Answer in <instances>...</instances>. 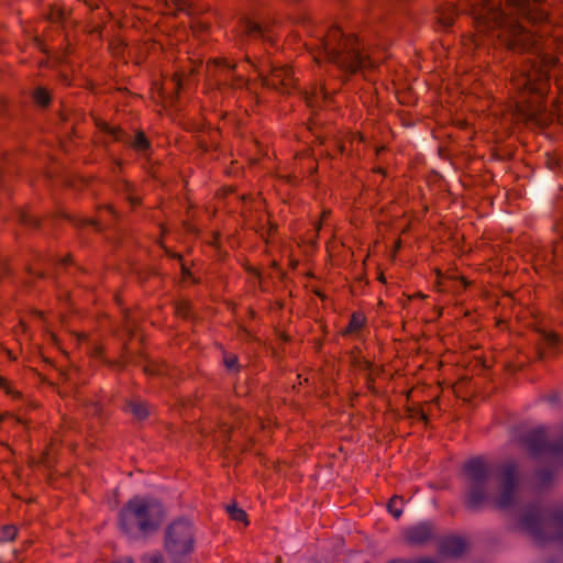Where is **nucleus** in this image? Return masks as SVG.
I'll return each instance as SVG.
<instances>
[{
	"label": "nucleus",
	"instance_id": "ddd939ff",
	"mask_svg": "<svg viewBox=\"0 0 563 563\" xmlns=\"http://www.w3.org/2000/svg\"><path fill=\"white\" fill-rule=\"evenodd\" d=\"M454 14H455V9L453 7H449L448 9L443 10L439 14V22L443 26L448 27V26L452 25Z\"/></svg>",
	"mask_w": 563,
	"mask_h": 563
},
{
	"label": "nucleus",
	"instance_id": "1a4fd4ad",
	"mask_svg": "<svg viewBox=\"0 0 563 563\" xmlns=\"http://www.w3.org/2000/svg\"><path fill=\"white\" fill-rule=\"evenodd\" d=\"M327 98V92L322 86L316 87L311 89V91H306V102L308 107L316 108L319 106L321 100Z\"/></svg>",
	"mask_w": 563,
	"mask_h": 563
},
{
	"label": "nucleus",
	"instance_id": "a878e982",
	"mask_svg": "<svg viewBox=\"0 0 563 563\" xmlns=\"http://www.w3.org/2000/svg\"><path fill=\"white\" fill-rule=\"evenodd\" d=\"M170 84L174 86V88H179L180 87V79L178 77H174L172 80H170Z\"/></svg>",
	"mask_w": 563,
	"mask_h": 563
},
{
	"label": "nucleus",
	"instance_id": "6e6552de",
	"mask_svg": "<svg viewBox=\"0 0 563 563\" xmlns=\"http://www.w3.org/2000/svg\"><path fill=\"white\" fill-rule=\"evenodd\" d=\"M432 536V527L428 522L419 523L407 531V539L413 543H422Z\"/></svg>",
	"mask_w": 563,
	"mask_h": 563
},
{
	"label": "nucleus",
	"instance_id": "f3484780",
	"mask_svg": "<svg viewBox=\"0 0 563 563\" xmlns=\"http://www.w3.org/2000/svg\"><path fill=\"white\" fill-rule=\"evenodd\" d=\"M16 534V528L14 526H3L0 528V541H11Z\"/></svg>",
	"mask_w": 563,
	"mask_h": 563
},
{
	"label": "nucleus",
	"instance_id": "4be33fe9",
	"mask_svg": "<svg viewBox=\"0 0 563 563\" xmlns=\"http://www.w3.org/2000/svg\"><path fill=\"white\" fill-rule=\"evenodd\" d=\"M143 563H164L159 553H152L144 556Z\"/></svg>",
	"mask_w": 563,
	"mask_h": 563
},
{
	"label": "nucleus",
	"instance_id": "f8f14e48",
	"mask_svg": "<svg viewBox=\"0 0 563 563\" xmlns=\"http://www.w3.org/2000/svg\"><path fill=\"white\" fill-rule=\"evenodd\" d=\"M464 542L459 538L450 539L445 544V552L457 555L463 551Z\"/></svg>",
	"mask_w": 563,
	"mask_h": 563
},
{
	"label": "nucleus",
	"instance_id": "393cba45",
	"mask_svg": "<svg viewBox=\"0 0 563 563\" xmlns=\"http://www.w3.org/2000/svg\"><path fill=\"white\" fill-rule=\"evenodd\" d=\"M51 19L53 22L62 21L64 19V12L62 10H56L52 13Z\"/></svg>",
	"mask_w": 563,
	"mask_h": 563
},
{
	"label": "nucleus",
	"instance_id": "cd10ccee",
	"mask_svg": "<svg viewBox=\"0 0 563 563\" xmlns=\"http://www.w3.org/2000/svg\"><path fill=\"white\" fill-rule=\"evenodd\" d=\"M243 84H244V80H243V78H242V77H239V78H236V79H235V84H234L235 86L240 87V86H242Z\"/></svg>",
	"mask_w": 563,
	"mask_h": 563
},
{
	"label": "nucleus",
	"instance_id": "b1692460",
	"mask_svg": "<svg viewBox=\"0 0 563 563\" xmlns=\"http://www.w3.org/2000/svg\"><path fill=\"white\" fill-rule=\"evenodd\" d=\"M172 3L177 10H185L188 5V0H166V3Z\"/></svg>",
	"mask_w": 563,
	"mask_h": 563
},
{
	"label": "nucleus",
	"instance_id": "0eeeda50",
	"mask_svg": "<svg viewBox=\"0 0 563 563\" xmlns=\"http://www.w3.org/2000/svg\"><path fill=\"white\" fill-rule=\"evenodd\" d=\"M523 525L540 540H558L563 543V509L555 510L545 520H526Z\"/></svg>",
	"mask_w": 563,
	"mask_h": 563
},
{
	"label": "nucleus",
	"instance_id": "5701e85b",
	"mask_svg": "<svg viewBox=\"0 0 563 563\" xmlns=\"http://www.w3.org/2000/svg\"><path fill=\"white\" fill-rule=\"evenodd\" d=\"M238 358L234 355L227 356L224 358L225 367L230 371H233L236 368Z\"/></svg>",
	"mask_w": 563,
	"mask_h": 563
},
{
	"label": "nucleus",
	"instance_id": "2f4dec72",
	"mask_svg": "<svg viewBox=\"0 0 563 563\" xmlns=\"http://www.w3.org/2000/svg\"><path fill=\"white\" fill-rule=\"evenodd\" d=\"M157 92H158V95H159V96H162V97L165 99V97L163 96V95H164V92H163V91H162V89H161V88H158V87H157Z\"/></svg>",
	"mask_w": 563,
	"mask_h": 563
},
{
	"label": "nucleus",
	"instance_id": "f03ea898",
	"mask_svg": "<svg viewBox=\"0 0 563 563\" xmlns=\"http://www.w3.org/2000/svg\"><path fill=\"white\" fill-rule=\"evenodd\" d=\"M465 472L473 482L467 494V503L472 507L484 503H492L500 509L511 508L518 497V478L514 464H507L501 468L499 484L496 493L487 494L482 485L486 479L488 470L482 459H473L465 464Z\"/></svg>",
	"mask_w": 563,
	"mask_h": 563
},
{
	"label": "nucleus",
	"instance_id": "6ab92c4d",
	"mask_svg": "<svg viewBox=\"0 0 563 563\" xmlns=\"http://www.w3.org/2000/svg\"><path fill=\"white\" fill-rule=\"evenodd\" d=\"M34 99L41 106H46L49 101L48 92L44 88H37L34 91Z\"/></svg>",
	"mask_w": 563,
	"mask_h": 563
},
{
	"label": "nucleus",
	"instance_id": "9d476101",
	"mask_svg": "<svg viewBox=\"0 0 563 563\" xmlns=\"http://www.w3.org/2000/svg\"><path fill=\"white\" fill-rule=\"evenodd\" d=\"M242 31L250 36H264V30L262 26L252 20L243 21Z\"/></svg>",
	"mask_w": 563,
	"mask_h": 563
},
{
	"label": "nucleus",
	"instance_id": "c756f323",
	"mask_svg": "<svg viewBox=\"0 0 563 563\" xmlns=\"http://www.w3.org/2000/svg\"><path fill=\"white\" fill-rule=\"evenodd\" d=\"M117 563H133V562H132V560H130V559H124V560L119 561V562H117Z\"/></svg>",
	"mask_w": 563,
	"mask_h": 563
},
{
	"label": "nucleus",
	"instance_id": "c85d7f7f",
	"mask_svg": "<svg viewBox=\"0 0 563 563\" xmlns=\"http://www.w3.org/2000/svg\"><path fill=\"white\" fill-rule=\"evenodd\" d=\"M36 44H37V46H38L42 51H44V52H46V51H47L46 46H44L42 42L36 41Z\"/></svg>",
	"mask_w": 563,
	"mask_h": 563
},
{
	"label": "nucleus",
	"instance_id": "473e14b6",
	"mask_svg": "<svg viewBox=\"0 0 563 563\" xmlns=\"http://www.w3.org/2000/svg\"><path fill=\"white\" fill-rule=\"evenodd\" d=\"M314 59L319 63V62H320V59H321V55H320V54H319V55H316V56H314Z\"/></svg>",
	"mask_w": 563,
	"mask_h": 563
},
{
	"label": "nucleus",
	"instance_id": "f257e3e1",
	"mask_svg": "<svg viewBox=\"0 0 563 563\" xmlns=\"http://www.w3.org/2000/svg\"><path fill=\"white\" fill-rule=\"evenodd\" d=\"M470 7L477 37L476 45L484 37L498 38L508 48L531 53L534 58L521 73L515 75L511 84L517 91L512 117L517 120L544 126L553 118L563 124V67L550 54L563 49L558 38L541 41L526 24L536 26L547 19L542 0H460Z\"/></svg>",
	"mask_w": 563,
	"mask_h": 563
},
{
	"label": "nucleus",
	"instance_id": "dca6fc26",
	"mask_svg": "<svg viewBox=\"0 0 563 563\" xmlns=\"http://www.w3.org/2000/svg\"><path fill=\"white\" fill-rule=\"evenodd\" d=\"M365 318L360 313H354L351 318L346 332H355L360 330L364 323Z\"/></svg>",
	"mask_w": 563,
	"mask_h": 563
},
{
	"label": "nucleus",
	"instance_id": "9b49d317",
	"mask_svg": "<svg viewBox=\"0 0 563 563\" xmlns=\"http://www.w3.org/2000/svg\"><path fill=\"white\" fill-rule=\"evenodd\" d=\"M227 512L231 519L247 525L245 511L239 508L235 504L228 505Z\"/></svg>",
	"mask_w": 563,
	"mask_h": 563
},
{
	"label": "nucleus",
	"instance_id": "72a5a7b5",
	"mask_svg": "<svg viewBox=\"0 0 563 563\" xmlns=\"http://www.w3.org/2000/svg\"><path fill=\"white\" fill-rule=\"evenodd\" d=\"M23 222H27L29 220L23 216Z\"/></svg>",
	"mask_w": 563,
	"mask_h": 563
},
{
	"label": "nucleus",
	"instance_id": "423d86ee",
	"mask_svg": "<svg viewBox=\"0 0 563 563\" xmlns=\"http://www.w3.org/2000/svg\"><path fill=\"white\" fill-rule=\"evenodd\" d=\"M252 66L258 73L264 86L283 92H289L294 87V78L290 68L275 67L267 58Z\"/></svg>",
	"mask_w": 563,
	"mask_h": 563
},
{
	"label": "nucleus",
	"instance_id": "bb28decb",
	"mask_svg": "<svg viewBox=\"0 0 563 563\" xmlns=\"http://www.w3.org/2000/svg\"><path fill=\"white\" fill-rule=\"evenodd\" d=\"M128 199L130 200V202H131L132 205H134V203H136V202L139 201V198H137V197H134V196H132V195H129V196H128Z\"/></svg>",
	"mask_w": 563,
	"mask_h": 563
},
{
	"label": "nucleus",
	"instance_id": "412c9836",
	"mask_svg": "<svg viewBox=\"0 0 563 563\" xmlns=\"http://www.w3.org/2000/svg\"><path fill=\"white\" fill-rule=\"evenodd\" d=\"M98 125L102 131L112 135L114 140H121V131H119L118 129L110 126L106 122H100L98 123Z\"/></svg>",
	"mask_w": 563,
	"mask_h": 563
},
{
	"label": "nucleus",
	"instance_id": "a211bd4d",
	"mask_svg": "<svg viewBox=\"0 0 563 563\" xmlns=\"http://www.w3.org/2000/svg\"><path fill=\"white\" fill-rule=\"evenodd\" d=\"M131 145L137 150V151H144L147 148L148 146V142L147 140L145 139L144 134L143 133H137L132 142H131Z\"/></svg>",
	"mask_w": 563,
	"mask_h": 563
},
{
	"label": "nucleus",
	"instance_id": "20e7f679",
	"mask_svg": "<svg viewBox=\"0 0 563 563\" xmlns=\"http://www.w3.org/2000/svg\"><path fill=\"white\" fill-rule=\"evenodd\" d=\"M165 518L161 503L153 498L135 496L126 503L119 516V525L129 534H148L159 528Z\"/></svg>",
	"mask_w": 563,
	"mask_h": 563
},
{
	"label": "nucleus",
	"instance_id": "39448f33",
	"mask_svg": "<svg viewBox=\"0 0 563 563\" xmlns=\"http://www.w3.org/2000/svg\"><path fill=\"white\" fill-rule=\"evenodd\" d=\"M195 547V528L185 519L168 525L165 531L164 549L174 563H181Z\"/></svg>",
	"mask_w": 563,
	"mask_h": 563
},
{
	"label": "nucleus",
	"instance_id": "7ed1b4c3",
	"mask_svg": "<svg viewBox=\"0 0 563 563\" xmlns=\"http://www.w3.org/2000/svg\"><path fill=\"white\" fill-rule=\"evenodd\" d=\"M363 49L357 37L344 35L338 27L330 30L322 40L324 58L349 73L375 66L376 60L369 54L363 55Z\"/></svg>",
	"mask_w": 563,
	"mask_h": 563
},
{
	"label": "nucleus",
	"instance_id": "aec40b11",
	"mask_svg": "<svg viewBox=\"0 0 563 563\" xmlns=\"http://www.w3.org/2000/svg\"><path fill=\"white\" fill-rule=\"evenodd\" d=\"M542 335V340L543 342L548 345V346H555L558 343H559V338L556 336L555 333L553 332H550V331H543L541 333Z\"/></svg>",
	"mask_w": 563,
	"mask_h": 563
},
{
	"label": "nucleus",
	"instance_id": "2eb2a0df",
	"mask_svg": "<svg viewBox=\"0 0 563 563\" xmlns=\"http://www.w3.org/2000/svg\"><path fill=\"white\" fill-rule=\"evenodd\" d=\"M401 503V499L396 496L393 497L388 503V510L395 518H399L402 512V509L400 507Z\"/></svg>",
	"mask_w": 563,
	"mask_h": 563
},
{
	"label": "nucleus",
	"instance_id": "7c9ffc66",
	"mask_svg": "<svg viewBox=\"0 0 563 563\" xmlns=\"http://www.w3.org/2000/svg\"><path fill=\"white\" fill-rule=\"evenodd\" d=\"M224 64H225V67H228L229 69H232V68L234 67L233 65H231V64H230L229 62H227V60L224 62Z\"/></svg>",
	"mask_w": 563,
	"mask_h": 563
},
{
	"label": "nucleus",
	"instance_id": "4468645a",
	"mask_svg": "<svg viewBox=\"0 0 563 563\" xmlns=\"http://www.w3.org/2000/svg\"><path fill=\"white\" fill-rule=\"evenodd\" d=\"M129 408L137 419H144L147 416V409L143 402H130Z\"/></svg>",
	"mask_w": 563,
	"mask_h": 563
}]
</instances>
